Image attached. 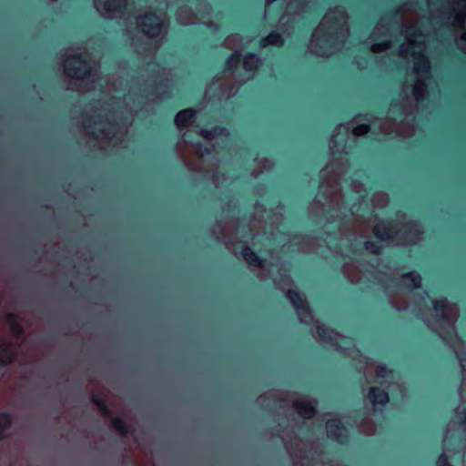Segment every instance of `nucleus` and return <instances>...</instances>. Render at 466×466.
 <instances>
[{"mask_svg":"<svg viewBox=\"0 0 466 466\" xmlns=\"http://www.w3.org/2000/svg\"><path fill=\"white\" fill-rule=\"evenodd\" d=\"M376 238L380 240L391 239L395 231L393 230V222L391 220H381L374 226L372 229Z\"/></svg>","mask_w":466,"mask_h":466,"instance_id":"6e6552de","label":"nucleus"},{"mask_svg":"<svg viewBox=\"0 0 466 466\" xmlns=\"http://www.w3.org/2000/svg\"><path fill=\"white\" fill-rule=\"evenodd\" d=\"M197 114L198 111L192 107L182 109L176 114L174 123L178 128H186L193 124Z\"/></svg>","mask_w":466,"mask_h":466,"instance_id":"0eeeda50","label":"nucleus"},{"mask_svg":"<svg viewBox=\"0 0 466 466\" xmlns=\"http://www.w3.org/2000/svg\"><path fill=\"white\" fill-rule=\"evenodd\" d=\"M91 402L101 411L106 418H112L113 412L109 409L106 400L99 393L91 394Z\"/></svg>","mask_w":466,"mask_h":466,"instance_id":"2eb2a0df","label":"nucleus"},{"mask_svg":"<svg viewBox=\"0 0 466 466\" xmlns=\"http://www.w3.org/2000/svg\"><path fill=\"white\" fill-rule=\"evenodd\" d=\"M94 124V121H93V118L92 117H88L87 118V121H86V124H85V127L89 128V127H93V125Z\"/></svg>","mask_w":466,"mask_h":466,"instance_id":"e433bc0d","label":"nucleus"},{"mask_svg":"<svg viewBox=\"0 0 466 466\" xmlns=\"http://www.w3.org/2000/svg\"><path fill=\"white\" fill-rule=\"evenodd\" d=\"M16 354L10 343L0 341V366L5 367L15 361Z\"/></svg>","mask_w":466,"mask_h":466,"instance_id":"f8f14e48","label":"nucleus"},{"mask_svg":"<svg viewBox=\"0 0 466 466\" xmlns=\"http://www.w3.org/2000/svg\"><path fill=\"white\" fill-rule=\"evenodd\" d=\"M5 319L11 325L13 323L15 324L17 321H19V317L15 313H8L5 316Z\"/></svg>","mask_w":466,"mask_h":466,"instance_id":"2f4dec72","label":"nucleus"},{"mask_svg":"<svg viewBox=\"0 0 466 466\" xmlns=\"http://www.w3.org/2000/svg\"><path fill=\"white\" fill-rule=\"evenodd\" d=\"M389 46H390V42H388V41H387V42H382V43H380V44H379V45H375V46H373V50H374V51H378V50H380H380H385V49H387Z\"/></svg>","mask_w":466,"mask_h":466,"instance_id":"72a5a7b5","label":"nucleus"},{"mask_svg":"<svg viewBox=\"0 0 466 466\" xmlns=\"http://www.w3.org/2000/svg\"><path fill=\"white\" fill-rule=\"evenodd\" d=\"M367 399L372 404L374 413L380 414L390 402V394L382 388L371 387L369 390Z\"/></svg>","mask_w":466,"mask_h":466,"instance_id":"20e7f679","label":"nucleus"},{"mask_svg":"<svg viewBox=\"0 0 466 466\" xmlns=\"http://www.w3.org/2000/svg\"><path fill=\"white\" fill-rule=\"evenodd\" d=\"M406 32L408 34H410V35H420L419 33V30L417 28H414V27H409L407 28Z\"/></svg>","mask_w":466,"mask_h":466,"instance_id":"c9c22d12","label":"nucleus"},{"mask_svg":"<svg viewBox=\"0 0 466 466\" xmlns=\"http://www.w3.org/2000/svg\"><path fill=\"white\" fill-rule=\"evenodd\" d=\"M13 425V418L9 412H0V441L7 438L6 431Z\"/></svg>","mask_w":466,"mask_h":466,"instance_id":"6ab92c4d","label":"nucleus"},{"mask_svg":"<svg viewBox=\"0 0 466 466\" xmlns=\"http://www.w3.org/2000/svg\"><path fill=\"white\" fill-rule=\"evenodd\" d=\"M437 466H453L450 460H449V457L442 453L439 456L438 460H437Z\"/></svg>","mask_w":466,"mask_h":466,"instance_id":"c85d7f7f","label":"nucleus"},{"mask_svg":"<svg viewBox=\"0 0 466 466\" xmlns=\"http://www.w3.org/2000/svg\"><path fill=\"white\" fill-rule=\"evenodd\" d=\"M433 309L438 316V319L443 325H447L449 327L452 326V323L446 314V309H448V300L445 298L441 299H436L432 301Z\"/></svg>","mask_w":466,"mask_h":466,"instance_id":"9d476101","label":"nucleus"},{"mask_svg":"<svg viewBox=\"0 0 466 466\" xmlns=\"http://www.w3.org/2000/svg\"><path fill=\"white\" fill-rule=\"evenodd\" d=\"M242 63L247 72H255L261 65V59L257 54L248 52L243 56Z\"/></svg>","mask_w":466,"mask_h":466,"instance_id":"4468645a","label":"nucleus"},{"mask_svg":"<svg viewBox=\"0 0 466 466\" xmlns=\"http://www.w3.org/2000/svg\"><path fill=\"white\" fill-rule=\"evenodd\" d=\"M412 95L417 102H423L428 98V87L424 81L419 80L412 89Z\"/></svg>","mask_w":466,"mask_h":466,"instance_id":"4be33fe9","label":"nucleus"},{"mask_svg":"<svg viewBox=\"0 0 466 466\" xmlns=\"http://www.w3.org/2000/svg\"><path fill=\"white\" fill-rule=\"evenodd\" d=\"M12 332L16 335L17 337H20L24 333V329L20 323V321H17L15 324L13 323L10 325Z\"/></svg>","mask_w":466,"mask_h":466,"instance_id":"c756f323","label":"nucleus"},{"mask_svg":"<svg viewBox=\"0 0 466 466\" xmlns=\"http://www.w3.org/2000/svg\"><path fill=\"white\" fill-rule=\"evenodd\" d=\"M402 228L404 229L405 232L410 231V228H408L406 226H403Z\"/></svg>","mask_w":466,"mask_h":466,"instance_id":"ea45409f","label":"nucleus"},{"mask_svg":"<svg viewBox=\"0 0 466 466\" xmlns=\"http://www.w3.org/2000/svg\"><path fill=\"white\" fill-rule=\"evenodd\" d=\"M128 0H106L104 3V10L106 12H124L127 6Z\"/></svg>","mask_w":466,"mask_h":466,"instance_id":"aec40b11","label":"nucleus"},{"mask_svg":"<svg viewBox=\"0 0 466 466\" xmlns=\"http://www.w3.org/2000/svg\"><path fill=\"white\" fill-rule=\"evenodd\" d=\"M370 131L369 123H362L353 127L352 134L356 137H363Z\"/></svg>","mask_w":466,"mask_h":466,"instance_id":"393cba45","label":"nucleus"},{"mask_svg":"<svg viewBox=\"0 0 466 466\" xmlns=\"http://www.w3.org/2000/svg\"><path fill=\"white\" fill-rule=\"evenodd\" d=\"M327 436L329 440L343 444L347 441L348 436L343 434L347 429L343 421L339 418H333L326 422Z\"/></svg>","mask_w":466,"mask_h":466,"instance_id":"39448f33","label":"nucleus"},{"mask_svg":"<svg viewBox=\"0 0 466 466\" xmlns=\"http://www.w3.org/2000/svg\"><path fill=\"white\" fill-rule=\"evenodd\" d=\"M231 205L230 203L228 204L227 211H230Z\"/></svg>","mask_w":466,"mask_h":466,"instance_id":"a19ab883","label":"nucleus"},{"mask_svg":"<svg viewBox=\"0 0 466 466\" xmlns=\"http://www.w3.org/2000/svg\"><path fill=\"white\" fill-rule=\"evenodd\" d=\"M110 419L112 420V426L120 436L126 437L130 433V429L123 419L114 416Z\"/></svg>","mask_w":466,"mask_h":466,"instance_id":"5701e85b","label":"nucleus"},{"mask_svg":"<svg viewBox=\"0 0 466 466\" xmlns=\"http://www.w3.org/2000/svg\"><path fill=\"white\" fill-rule=\"evenodd\" d=\"M400 14V8H397V7H394V8H390L387 11L386 13V17L389 19V20H392V19H395L397 18Z\"/></svg>","mask_w":466,"mask_h":466,"instance_id":"7c9ffc66","label":"nucleus"},{"mask_svg":"<svg viewBox=\"0 0 466 466\" xmlns=\"http://www.w3.org/2000/svg\"><path fill=\"white\" fill-rule=\"evenodd\" d=\"M364 248L371 254H380L382 252V245L379 241L367 240L363 243Z\"/></svg>","mask_w":466,"mask_h":466,"instance_id":"b1692460","label":"nucleus"},{"mask_svg":"<svg viewBox=\"0 0 466 466\" xmlns=\"http://www.w3.org/2000/svg\"><path fill=\"white\" fill-rule=\"evenodd\" d=\"M99 133L100 135L106 138L113 135V132H111V130L108 128L99 129Z\"/></svg>","mask_w":466,"mask_h":466,"instance_id":"f704fd0d","label":"nucleus"},{"mask_svg":"<svg viewBox=\"0 0 466 466\" xmlns=\"http://www.w3.org/2000/svg\"><path fill=\"white\" fill-rule=\"evenodd\" d=\"M72 58L75 63L67 61L65 65L68 75L80 80H84L91 76L92 68L82 54H74Z\"/></svg>","mask_w":466,"mask_h":466,"instance_id":"f03ea898","label":"nucleus"},{"mask_svg":"<svg viewBox=\"0 0 466 466\" xmlns=\"http://www.w3.org/2000/svg\"><path fill=\"white\" fill-rule=\"evenodd\" d=\"M240 254L248 265L258 268H262L264 266L265 259L258 255V253H256L248 245L245 244L241 248Z\"/></svg>","mask_w":466,"mask_h":466,"instance_id":"9b49d317","label":"nucleus"},{"mask_svg":"<svg viewBox=\"0 0 466 466\" xmlns=\"http://www.w3.org/2000/svg\"><path fill=\"white\" fill-rule=\"evenodd\" d=\"M137 25L149 38H157L162 32L163 24L156 12H147L139 16Z\"/></svg>","mask_w":466,"mask_h":466,"instance_id":"f257e3e1","label":"nucleus"},{"mask_svg":"<svg viewBox=\"0 0 466 466\" xmlns=\"http://www.w3.org/2000/svg\"><path fill=\"white\" fill-rule=\"evenodd\" d=\"M459 360H461V363H466V353H461L460 356H459Z\"/></svg>","mask_w":466,"mask_h":466,"instance_id":"4c0bfd02","label":"nucleus"},{"mask_svg":"<svg viewBox=\"0 0 466 466\" xmlns=\"http://www.w3.org/2000/svg\"><path fill=\"white\" fill-rule=\"evenodd\" d=\"M391 372L392 370L384 364L378 365L376 368V375L380 379L387 378Z\"/></svg>","mask_w":466,"mask_h":466,"instance_id":"a878e982","label":"nucleus"},{"mask_svg":"<svg viewBox=\"0 0 466 466\" xmlns=\"http://www.w3.org/2000/svg\"><path fill=\"white\" fill-rule=\"evenodd\" d=\"M317 333L318 336L326 343L329 345H335L336 339L334 335L336 334V330L332 328H329L324 324H320L317 326Z\"/></svg>","mask_w":466,"mask_h":466,"instance_id":"dca6fc26","label":"nucleus"},{"mask_svg":"<svg viewBox=\"0 0 466 466\" xmlns=\"http://www.w3.org/2000/svg\"><path fill=\"white\" fill-rule=\"evenodd\" d=\"M415 62V71L421 76L427 77L430 75L431 71V63L430 60L424 56L423 55L419 54Z\"/></svg>","mask_w":466,"mask_h":466,"instance_id":"a211bd4d","label":"nucleus"},{"mask_svg":"<svg viewBox=\"0 0 466 466\" xmlns=\"http://www.w3.org/2000/svg\"><path fill=\"white\" fill-rule=\"evenodd\" d=\"M198 150L201 153V155H210L212 153V147L207 146L202 147L201 145H199Z\"/></svg>","mask_w":466,"mask_h":466,"instance_id":"473e14b6","label":"nucleus"},{"mask_svg":"<svg viewBox=\"0 0 466 466\" xmlns=\"http://www.w3.org/2000/svg\"><path fill=\"white\" fill-rule=\"evenodd\" d=\"M285 296L295 308L297 313L301 317H311L312 309L305 294L289 289L286 291Z\"/></svg>","mask_w":466,"mask_h":466,"instance_id":"7ed1b4c3","label":"nucleus"},{"mask_svg":"<svg viewBox=\"0 0 466 466\" xmlns=\"http://www.w3.org/2000/svg\"><path fill=\"white\" fill-rule=\"evenodd\" d=\"M284 279H287L289 282H290V278L289 276H285Z\"/></svg>","mask_w":466,"mask_h":466,"instance_id":"79ce46f5","label":"nucleus"},{"mask_svg":"<svg viewBox=\"0 0 466 466\" xmlns=\"http://www.w3.org/2000/svg\"><path fill=\"white\" fill-rule=\"evenodd\" d=\"M293 406L303 419H312L317 414V405L309 400H296Z\"/></svg>","mask_w":466,"mask_h":466,"instance_id":"1a4fd4ad","label":"nucleus"},{"mask_svg":"<svg viewBox=\"0 0 466 466\" xmlns=\"http://www.w3.org/2000/svg\"><path fill=\"white\" fill-rule=\"evenodd\" d=\"M200 136L207 140H211L216 137H227L229 136V130L226 127L215 125L210 129H200Z\"/></svg>","mask_w":466,"mask_h":466,"instance_id":"ddd939ff","label":"nucleus"},{"mask_svg":"<svg viewBox=\"0 0 466 466\" xmlns=\"http://www.w3.org/2000/svg\"><path fill=\"white\" fill-rule=\"evenodd\" d=\"M422 277L415 270L409 271L402 276V279L397 282V286L404 287L409 290L421 288Z\"/></svg>","mask_w":466,"mask_h":466,"instance_id":"423d86ee","label":"nucleus"},{"mask_svg":"<svg viewBox=\"0 0 466 466\" xmlns=\"http://www.w3.org/2000/svg\"><path fill=\"white\" fill-rule=\"evenodd\" d=\"M283 35L277 31L269 32V34L267 36L259 40V46L261 47H266L269 45L280 46L283 45Z\"/></svg>","mask_w":466,"mask_h":466,"instance_id":"f3484780","label":"nucleus"},{"mask_svg":"<svg viewBox=\"0 0 466 466\" xmlns=\"http://www.w3.org/2000/svg\"><path fill=\"white\" fill-rule=\"evenodd\" d=\"M392 113L398 116H401L404 114L403 106L400 102L393 100L391 102Z\"/></svg>","mask_w":466,"mask_h":466,"instance_id":"bb28decb","label":"nucleus"},{"mask_svg":"<svg viewBox=\"0 0 466 466\" xmlns=\"http://www.w3.org/2000/svg\"><path fill=\"white\" fill-rule=\"evenodd\" d=\"M241 62V55L239 52H235L229 55L224 62L223 71L233 72Z\"/></svg>","mask_w":466,"mask_h":466,"instance_id":"412c9836","label":"nucleus"},{"mask_svg":"<svg viewBox=\"0 0 466 466\" xmlns=\"http://www.w3.org/2000/svg\"><path fill=\"white\" fill-rule=\"evenodd\" d=\"M348 250H350L351 253H355V250L351 248V246L346 247Z\"/></svg>","mask_w":466,"mask_h":466,"instance_id":"58836bf2","label":"nucleus"},{"mask_svg":"<svg viewBox=\"0 0 466 466\" xmlns=\"http://www.w3.org/2000/svg\"><path fill=\"white\" fill-rule=\"evenodd\" d=\"M456 421L460 427L466 430V410L457 413Z\"/></svg>","mask_w":466,"mask_h":466,"instance_id":"cd10ccee","label":"nucleus"}]
</instances>
